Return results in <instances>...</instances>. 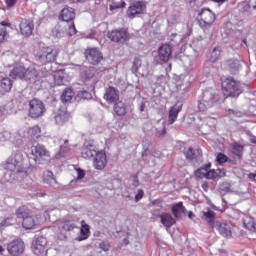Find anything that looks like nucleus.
Wrapping results in <instances>:
<instances>
[{"instance_id": "1", "label": "nucleus", "mask_w": 256, "mask_h": 256, "mask_svg": "<svg viewBox=\"0 0 256 256\" xmlns=\"http://www.w3.org/2000/svg\"><path fill=\"white\" fill-rule=\"evenodd\" d=\"M246 89H249L247 84L237 82L233 78H226L222 81V91L226 98L232 97L233 99H237Z\"/></svg>"}, {"instance_id": "2", "label": "nucleus", "mask_w": 256, "mask_h": 256, "mask_svg": "<svg viewBox=\"0 0 256 256\" xmlns=\"http://www.w3.org/2000/svg\"><path fill=\"white\" fill-rule=\"evenodd\" d=\"M219 97L211 91H205L202 95V100L198 103L199 113L209 115V110L213 109L217 105Z\"/></svg>"}, {"instance_id": "3", "label": "nucleus", "mask_w": 256, "mask_h": 256, "mask_svg": "<svg viewBox=\"0 0 256 256\" xmlns=\"http://www.w3.org/2000/svg\"><path fill=\"white\" fill-rule=\"evenodd\" d=\"M4 169L14 173H21L23 171V154L21 152H13L6 161Z\"/></svg>"}, {"instance_id": "4", "label": "nucleus", "mask_w": 256, "mask_h": 256, "mask_svg": "<svg viewBox=\"0 0 256 256\" xmlns=\"http://www.w3.org/2000/svg\"><path fill=\"white\" fill-rule=\"evenodd\" d=\"M45 104L38 99H32L29 102V117L32 119H39V117H43L45 115Z\"/></svg>"}, {"instance_id": "5", "label": "nucleus", "mask_w": 256, "mask_h": 256, "mask_svg": "<svg viewBox=\"0 0 256 256\" xmlns=\"http://www.w3.org/2000/svg\"><path fill=\"white\" fill-rule=\"evenodd\" d=\"M55 59H57V49L53 47H42L38 53V62L42 65L53 63Z\"/></svg>"}, {"instance_id": "6", "label": "nucleus", "mask_w": 256, "mask_h": 256, "mask_svg": "<svg viewBox=\"0 0 256 256\" xmlns=\"http://www.w3.org/2000/svg\"><path fill=\"white\" fill-rule=\"evenodd\" d=\"M198 23L201 27L209 29L215 23V13L209 8H203L199 13Z\"/></svg>"}, {"instance_id": "7", "label": "nucleus", "mask_w": 256, "mask_h": 256, "mask_svg": "<svg viewBox=\"0 0 256 256\" xmlns=\"http://www.w3.org/2000/svg\"><path fill=\"white\" fill-rule=\"evenodd\" d=\"M54 145L58 147L59 151L55 154L57 159H63V157H67L69 152L71 151V145H69V140L65 138H54Z\"/></svg>"}, {"instance_id": "8", "label": "nucleus", "mask_w": 256, "mask_h": 256, "mask_svg": "<svg viewBox=\"0 0 256 256\" xmlns=\"http://www.w3.org/2000/svg\"><path fill=\"white\" fill-rule=\"evenodd\" d=\"M147 11V3L143 1H137L132 3L127 10V16L130 19H135L137 15H143Z\"/></svg>"}, {"instance_id": "9", "label": "nucleus", "mask_w": 256, "mask_h": 256, "mask_svg": "<svg viewBox=\"0 0 256 256\" xmlns=\"http://www.w3.org/2000/svg\"><path fill=\"white\" fill-rule=\"evenodd\" d=\"M7 251L9 255L19 256L25 251V243L21 239H16L8 243Z\"/></svg>"}, {"instance_id": "10", "label": "nucleus", "mask_w": 256, "mask_h": 256, "mask_svg": "<svg viewBox=\"0 0 256 256\" xmlns=\"http://www.w3.org/2000/svg\"><path fill=\"white\" fill-rule=\"evenodd\" d=\"M108 38L114 43H125V41L129 39V33L125 28L112 30L111 32H108Z\"/></svg>"}, {"instance_id": "11", "label": "nucleus", "mask_w": 256, "mask_h": 256, "mask_svg": "<svg viewBox=\"0 0 256 256\" xmlns=\"http://www.w3.org/2000/svg\"><path fill=\"white\" fill-rule=\"evenodd\" d=\"M86 59L91 65H99L103 60V54L97 49L92 48L85 51Z\"/></svg>"}, {"instance_id": "12", "label": "nucleus", "mask_w": 256, "mask_h": 256, "mask_svg": "<svg viewBox=\"0 0 256 256\" xmlns=\"http://www.w3.org/2000/svg\"><path fill=\"white\" fill-rule=\"evenodd\" d=\"M92 159L94 161V167L98 171H103V168L107 166V154L103 150L98 151Z\"/></svg>"}, {"instance_id": "13", "label": "nucleus", "mask_w": 256, "mask_h": 256, "mask_svg": "<svg viewBox=\"0 0 256 256\" xmlns=\"http://www.w3.org/2000/svg\"><path fill=\"white\" fill-rule=\"evenodd\" d=\"M98 152L97 147L93 143L85 142L81 150V155L83 159H93Z\"/></svg>"}, {"instance_id": "14", "label": "nucleus", "mask_w": 256, "mask_h": 256, "mask_svg": "<svg viewBox=\"0 0 256 256\" xmlns=\"http://www.w3.org/2000/svg\"><path fill=\"white\" fill-rule=\"evenodd\" d=\"M47 246V239L44 237L37 238L32 243V251L35 255H43L45 253V247Z\"/></svg>"}, {"instance_id": "15", "label": "nucleus", "mask_w": 256, "mask_h": 256, "mask_svg": "<svg viewBox=\"0 0 256 256\" xmlns=\"http://www.w3.org/2000/svg\"><path fill=\"white\" fill-rule=\"evenodd\" d=\"M69 117L70 115L66 108H60L54 113V121L56 125H64V123L69 121Z\"/></svg>"}, {"instance_id": "16", "label": "nucleus", "mask_w": 256, "mask_h": 256, "mask_svg": "<svg viewBox=\"0 0 256 256\" xmlns=\"http://www.w3.org/2000/svg\"><path fill=\"white\" fill-rule=\"evenodd\" d=\"M35 29V24L31 20H22L20 23V32L24 37H31L33 35V30Z\"/></svg>"}, {"instance_id": "17", "label": "nucleus", "mask_w": 256, "mask_h": 256, "mask_svg": "<svg viewBox=\"0 0 256 256\" xmlns=\"http://www.w3.org/2000/svg\"><path fill=\"white\" fill-rule=\"evenodd\" d=\"M158 217L160 219V223H162V225H164L167 229H171V226L177 223V220H175V218H173V216L167 212H163Z\"/></svg>"}, {"instance_id": "18", "label": "nucleus", "mask_w": 256, "mask_h": 256, "mask_svg": "<svg viewBox=\"0 0 256 256\" xmlns=\"http://www.w3.org/2000/svg\"><path fill=\"white\" fill-rule=\"evenodd\" d=\"M181 109L183 106L181 104H175L169 110L168 123L169 125H173L175 121H177V117H179V113H181Z\"/></svg>"}, {"instance_id": "19", "label": "nucleus", "mask_w": 256, "mask_h": 256, "mask_svg": "<svg viewBox=\"0 0 256 256\" xmlns=\"http://www.w3.org/2000/svg\"><path fill=\"white\" fill-rule=\"evenodd\" d=\"M60 17L62 21H65L66 23H73V19H75V9L71 7H65L61 11Z\"/></svg>"}, {"instance_id": "20", "label": "nucleus", "mask_w": 256, "mask_h": 256, "mask_svg": "<svg viewBox=\"0 0 256 256\" xmlns=\"http://www.w3.org/2000/svg\"><path fill=\"white\" fill-rule=\"evenodd\" d=\"M171 54V46H169L168 44L162 45L158 50L159 59L161 61H164V63H167V61H169Z\"/></svg>"}, {"instance_id": "21", "label": "nucleus", "mask_w": 256, "mask_h": 256, "mask_svg": "<svg viewBox=\"0 0 256 256\" xmlns=\"http://www.w3.org/2000/svg\"><path fill=\"white\" fill-rule=\"evenodd\" d=\"M104 99L108 103H116L119 101V91L113 87H109L105 92Z\"/></svg>"}, {"instance_id": "22", "label": "nucleus", "mask_w": 256, "mask_h": 256, "mask_svg": "<svg viewBox=\"0 0 256 256\" xmlns=\"http://www.w3.org/2000/svg\"><path fill=\"white\" fill-rule=\"evenodd\" d=\"M24 80L25 81H39V72L35 67L30 66L24 70Z\"/></svg>"}, {"instance_id": "23", "label": "nucleus", "mask_w": 256, "mask_h": 256, "mask_svg": "<svg viewBox=\"0 0 256 256\" xmlns=\"http://www.w3.org/2000/svg\"><path fill=\"white\" fill-rule=\"evenodd\" d=\"M216 229L222 237H231L233 235L230 224L217 222Z\"/></svg>"}, {"instance_id": "24", "label": "nucleus", "mask_w": 256, "mask_h": 256, "mask_svg": "<svg viewBox=\"0 0 256 256\" xmlns=\"http://www.w3.org/2000/svg\"><path fill=\"white\" fill-rule=\"evenodd\" d=\"M171 211L175 219H179L181 215H185L187 209H185V206H183V202H178L172 205Z\"/></svg>"}, {"instance_id": "25", "label": "nucleus", "mask_w": 256, "mask_h": 256, "mask_svg": "<svg viewBox=\"0 0 256 256\" xmlns=\"http://www.w3.org/2000/svg\"><path fill=\"white\" fill-rule=\"evenodd\" d=\"M36 225H39V219L31 214L24 218L22 222V227H24V229H35Z\"/></svg>"}, {"instance_id": "26", "label": "nucleus", "mask_w": 256, "mask_h": 256, "mask_svg": "<svg viewBox=\"0 0 256 256\" xmlns=\"http://www.w3.org/2000/svg\"><path fill=\"white\" fill-rule=\"evenodd\" d=\"M32 155L35 157H49V151L45 146L41 144H37L36 146L32 147Z\"/></svg>"}, {"instance_id": "27", "label": "nucleus", "mask_w": 256, "mask_h": 256, "mask_svg": "<svg viewBox=\"0 0 256 256\" xmlns=\"http://www.w3.org/2000/svg\"><path fill=\"white\" fill-rule=\"evenodd\" d=\"M10 77H12V79H24L25 67L23 66L14 67L10 72Z\"/></svg>"}, {"instance_id": "28", "label": "nucleus", "mask_w": 256, "mask_h": 256, "mask_svg": "<svg viewBox=\"0 0 256 256\" xmlns=\"http://www.w3.org/2000/svg\"><path fill=\"white\" fill-rule=\"evenodd\" d=\"M209 169H211V163H208V164L204 165L203 167L198 168L195 171V177L197 179H207V173H208Z\"/></svg>"}, {"instance_id": "29", "label": "nucleus", "mask_w": 256, "mask_h": 256, "mask_svg": "<svg viewBox=\"0 0 256 256\" xmlns=\"http://www.w3.org/2000/svg\"><path fill=\"white\" fill-rule=\"evenodd\" d=\"M0 88L4 93H9L13 89V80L6 77L0 81Z\"/></svg>"}, {"instance_id": "30", "label": "nucleus", "mask_w": 256, "mask_h": 256, "mask_svg": "<svg viewBox=\"0 0 256 256\" xmlns=\"http://www.w3.org/2000/svg\"><path fill=\"white\" fill-rule=\"evenodd\" d=\"M15 215L18 219L24 220L26 217L31 215V210H29L27 206H21L16 210Z\"/></svg>"}, {"instance_id": "31", "label": "nucleus", "mask_w": 256, "mask_h": 256, "mask_svg": "<svg viewBox=\"0 0 256 256\" xmlns=\"http://www.w3.org/2000/svg\"><path fill=\"white\" fill-rule=\"evenodd\" d=\"M61 227L63 231H73V229H76L77 227V222H75L73 219H65L62 222Z\"/></svg>"}, {"instance_id": "32", "label": "nucleus", "mask_w": 256, "mask_h": 256, "mask_svg": "<svg viewBox=\"0 0 256 256\" xmlns=\"http://www.w3.org/2000/svg\"><path fill=\"white\" fill-rule=\"evenodd\" d=\"M28 135L33 141L39 139V137H41V128L38 125L29 128Z\"/></svg>"}, {"instance_id": "33", "label": "nucleus", "mask_w": 256, "mask_h": 256, "mask_svg": "<svg viewBox=\"0 0 256 256\" xmlns=\"http://www.w3.org/2000/svg\"><path fill=\"white\" fill-rule=\"evenodd\" d=\"M114 104L115 113L118 114L119 117H123V115L127 113V108L125 107V104L123 102H116Z\"/></svg>"}, {"instance_id": "34", "label": "nucleus", "mask_w": 256, "mask_h": 256, "mask_svg": "<svg viewBox=\"0 0 256 256\" xmlns=\"http://www.w3.org/2000/svg\"><path fill=\"white\" fill-rule=\"evenodd\" d=\"M43 181L47 185H55V183H57V180H55V177L53 176V172L51 171L44 172Z\"/></svg>"}, {"instance_id": "35", "label": "nucleus", "mask_w": 256, "mask_h": 256, "mask_svg": "<svg viewBox=\"0 0 256 256\" xmlns=\"http://www.w3.org/2000/svg\"><path fill=\"white\" fill-rule=\"evenodd\" d=\"M80 235H82V237H78L77 241H85L86 239H89V225L82 224Z\"/></svg>"}, {"instance_id": "36", "label": "nucleus", "mask_w": 256, "mask_h": 256, "mask_svg": "<svg viewBox=\"0 0 256 256\" xmlns=\"http://www.w3.org/2000/svg\"><path fill=\"white\" fill-rule=\"evenodd\" d=\"M73 99V90L71 88H67L61 95L62 103H69Z\"/></svg>"}, {"instance_id": "37", "label": "nucleus", "mask_w": 256, "mask_h": 256, "mask_svg": "<svg viewBox=\"0 0 256 256\" xmlns=\"http://www.w3.org/2000/svg\"><path fill=\"white\" fill-rule=\"evenodd\" d=\"M244 227L251 231L252 233H256V223L253 218H247L244 220Z\"/></svg>"}, {"instance_id": "38", "label": "nucleus", "mask_w": 256, "mask_h": 256, "mask_svg": "<svg viewBox=\"0 0 256 256\" xmlns=\"http://www.w3.org/2000/svg\"><path fill=\"white\" fill-rule=\"evenodd\" d=\"M203 217L205 218V221H207V223L209 225H211V227L213 226V223L215 221V212L212 210H208L207 212H203Z\"/></svg>"}, {"instance_id": "39", "label": "nucleus", "mask_w": 256, "mask_h": 256, "mask_svg": "<svg viewBox=\"0 0 256 256\" xmlns=\"http://www.w3.org/2000/svg\"><path fill=\"white\" fill-rule=\"evenodd\" d=\"M17 223V219L13 217L6 218L4 221L0 223V229H5V227H11V225H15Z\"/></svg>"}, {"instance_id": "40", "label": "nucleus", "mask_w": 256, "mask_h": 256, "mask_svg": "<svg viewBox=\"0 0 256 256\" xmlns=\"http://www.w3.org/2000/svg\"><path fill=\"white\" fill-rule=\"evenodd\" d=\"M93 77H95V68L93 67L88 68L87 70L82 72L83 79L89 80V79H93Z\"/></svg>"}, {"instance_id": "41", "label": "nucleus", "mask_w": 256, "mask_h": 256, "mask_svg": "<svg viewBox=\"0 0 256 256\" xmlns=\"http://www.w3.org/2000/svg\"><path fill=\"white\" fill-rule=\"evenodd\" d=\"M219 57H221V48L220 47H216V48H214V50L211 53L210 61L212 63H215V61L219 60Z\"/></svg>"}, {"instance_id": "42", "label": "nucleus", "mask_w": 256, "mask_h": 256, "mask_svg": "<svg viewBox=\"0 0 256 256\" xmlns=\"http://www.w3.org/2000/svg\"><path fill=\"white\" fill-rule=\"evenodd\" d=\"M7 23L5 22H1V26L2 28H0V45L1 43H3V41H5V37H7V30L5 29V27H7Z\"/></svg>"}, {"instance_id": "43", "label": "nucleus", "mask_w": 256, "mask_h": 256, "mask_svg": "<svg viewBox=\"0 0 256 256\" xmlns=\"http://www.w3.org/2000/svg\"><path fill=\"white\" fill-rule=\"evenodd\" d=\"M55 85L61 86L65 85V76H63L61 73H57L54 76Z\"/></svg>"}, {"instance_id": "44", "label": "nucleus", "mask_w": 256, "mask_h": 256, "mask_svg": "<svg viewBox=\"0 0 256 256\" xmlns=\"http://www.w3.org/2000/svg\"><path fill=\"white\" fill-rule=\"evenodd\" d=\"M244 151V147L243 145H240V144H234L232 146V153L234 155H237L238 157L241 155V153H243Z\"/></svg>"}, {"instance_id": "45", "label": "nucleus", "mask_w": 256, "mask_h": 256, "mask_svg": "<svg viewBox=\"0 0 256 256\" xmlns=\"http://www.w3.org/2000/svg\"><path fill=\"white\" fill-rule=\"evenodd\" d=\"M125 5H127L125 3V1H121V2H118V3L114 2L112 5H110V10L115 11V9H123V7H125Z\"/></svg>"}, {"instance_id": "46", "label": "nucleus", "mask_w": 256, "mask_h": 256, "mask_svg": "<svg viewBox=\"0 0 256 256\" xmlns=\"http://www.w3.org/2000/svg\"><path fill=\"white\" fill-rule=\"evenodd\" d=\"M68 35H70V37H73V35H77V28H75V22H70V25L68 27Z\"/></svg>"}, {"instance_id": "47", "label": "nucleus", "mask_w": 256, "mask_h": 256, "mask_svg": "<svg viewBox=\"0 0 256 256\" xmlns=\"http://www.w3.org/2000/svg\"><path fill=\"white\" fill-rule=\"evenodd\" d=\"M186 159L188 161H193V159H195V150H193V148L190 147L186 151Z\"/></svg>"}, {"instance_id": "48", "label": "nucleus", "mask_w": 256, "mask_h": 256, "mask_svg": "<svg viewBox=\"0 0 256 256\" xmlns=\"http://www.w3.org/2000/svg\"><path fill=\"white\" fill-rule=\"evenodd\" d=\"M77 97H79V99H91V93L82 90L78 92Z\"/></svg>"}, {"instance_id": "49", "label": "nucleus", "mask_w": 256, "mask_h": 256, "mask_svg": "<svg viewBox=\"0 0 256 256\" xmlns=\"http://www.w3.org/2000/svg\"><path fill=\"white\" fill-rule=\"evenodd\" d=\"M216 161L220 164L227 163V156L223 153H219L216 157Z\"/></svg>"}, {"instance_id": "50", "label": "nucleus", "mask_w": 256, "mask_h": 256, "mask_svg": "<svg viewBox=\"0 0 256 256\" xmlns=\"http://www.w3.org/2000/svg\"><path fill=\"white\" fill-rule=\"evenodd\" d=\"M206 179H217V173L215 172V169L208 170Z\"/></svg>"}, {"instance_id": "51", "label": "nucleus", "mask_w": 256, "mask_h": 256, "mask_svg": "<svg viewBox=\"0 0 256 256\" xmlns=\"http://www.w3.org/2000/svg\"><path fill=\"white\" fill-rule=\"evenodd\" d=\"M207 123H208L209 127H215L217 125V119L208 116Z\"/></svg>"}, {"instance_id": "52", "label": "nucleus", "mask_w": 256, "mask_h": 256, "mask_svg": "<svg viewBox=\"0 0 256 256\" xmlns=\"http://www.w3.org/2000/svg\"><path fill=\"white\" fill-rule=\"evenodd\" d=\"M144 195H145V192L142 189L138 190L137 194L135 195L136 202L141 201Z\"/></svg>"}, {"instance_id": "53", "label": "nucleus", "mask_w": 256, "mask_h": 256, "mask_svg": "<svg viewBox=\"0 0 256 256\" xmlns=\"http://www.w3.org/2000/svg\"><path fill=\"white\" fill-rule=\"evenodd\" d=\"M77 179H83L85 177V171L81 168H76Z\"/></svg>"}, {"instance_id": "54", "label": "nucleus", "mask_w": 256, "mask_h": 256, "mask_svg": "<svg viewBox=\"0 0 256 256\" xmlns=\"http://www.w3.org/2000/svg\"><path fill=\"white\" fill-rule=\"evenodd\" d=\"M7 7H14L17 4V0H5Z\"/></svg>"}, {"instance_id": "55", "label": "nucleus", "mask_w": 256, "mask_h": 256, "mask_svg": "<svg viewBox=\"0 0 256 256\" xmlns=\"http://www.w3.org/2000/svg\"><path fill=\"white\" fill-rule=\"evenodd\" d=\"M241 5L243 11H249V9H251V5H249V2H242Z\"/></svg>"}, {"instance_id": "56", "label": "nucleus", "mask_w": 256, "mask_h": 256, "mask_svg": "<svg viewBox=\"0 0 256 256\" xmlns=\"http://www.w3.org/2000/svg\"><path fill=\"white\" fill-rule=\"evenodd\" d=\"M228 115H234V117H241V112H237L235 110H228Z\"/></svg>"}, {"instance_id": "57", "label": "nucleus", "mask_w": 256, "mask_h": 256, "mask_svg": "<svg viewBox=\"0 0 256 256\" xmlns=\"http://www.w3.org/2000/svg\"><path fill=\"white\" fill-rule=\"evenodd\" d=\"M100 249H102V251H109V244L105 242L100 243Z\"/></svg>"}, {"instance_id": "58", "label": "nucleus", "mask_w": 256, "mask_h": 256, "mask_svg": "<svg viewBox=\"0 0 256 256\" xmlns=\"http://www.w3.org/2000/svg\"><path fill=\"white\" fill-rule=\"evenodd\" d=\"M214 173H216V178L217 179H221V177H222V171H221V169H216V170H214Z\"/></svg>"}, {"instance_id": "59", "label": "nucleus", "mask_w": 256, "mask_h": 256, "mask_svg": "<svg viewBox=\"0 0 256 256\" xmlns=\"http://www.w3.org/2000/svg\"><path fill=\"white\" fill-rule=\"evenodd\" d=\"M133 181H134V183H133L134 187H138L139 186V179H137V177H134Z\"/></svg>"}, {"instance_id": "60", "label": "nucleus", "mask_w": 256, "mask_h": 256, "mask_svg": "<svg viewBox=\"0 0 256 256\" xmlns=\"http://www.w3.org/2000/svg\"><path fill=\"white\" fill-rule=\"evenodd\" d=\"M167 135V129L164 127L160 133V137H165Z\"/></svg>"}, {"instance_id": "61", "label": "nucleus", "mask_w": 256, "mask_h": 256, "mask_svg": "<svg viewBox=\"0 0 256 256\" xmlns=\"http://www.w3.org/2000/svg\"><path fill=\"white\" fill-rule=\"evenodd\" d=\"M3 137H5V139H11V133H9V132H4V133H3Z\"/></svg>"}, {"instance_id": "62", "label": "nucleus", "mask_w": 256, "mask_h": 256, "mask_svg": "<svg viewBox=\"0 0 256 256\" xmlns=\"http://www.w3.org/2000/svg\"><path fill=\"white\" fill-rule=\"evenodd\" d=\"M233 65H234V69H238L239 68V60H234Z\"/></svg>"}, {"instance_id": "63", "label": "nucleus", "mask_w": 256, "mask_h": 256, "mask_svg": "<svg viewBox=\"0 0 256 256\" xmlns=\"http://www.w3.org/2000/svg\"><path fill=\"white\" fill-rule=\"evenodd\" d=\"M249 179H252L253 181H256V174L250 173L248 175Z\"/></svg>"}, {"instance_id": "64", "label": "nucleus", "mask_w": 256, "mask_h": 256, "mask_svg": "<svg viewBox=\"0 0 256 256\" xmlns=\"http://www.w3.org/2000/svg\"><path fill=\"white\" fill-rule=\"evenodd\" d=\"M123 245H129V238L128 237H125L123 239Z\"/></svg>"}]
</instances>
